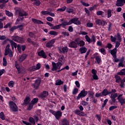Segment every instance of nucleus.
<instances>
[{
	"instance_id": "nucleus-38",
	"label": "nucleus",
	"mask_w": 125,
	"mask_h": 125,
	"mask_svg": "<svg viewBox=\"0 0 125 125\" xmlns=\"http://www.w3.org/2000/svg\"><path fill=\"white\" fill-rule=\"evenodd\" d=\"M104 12L102 11H98L97 12V15L98 16H102V17H105V16H104Z\"/></svg>"
},
{
	"instance_id": "nucleus-14",
	"label": "nucleus",
	"mask_w": 125,
	"mask_h": 125,
	"mask_svg": "<svg viewBox=\"0 0 125 125\" xmlns=\"http://www.w3.org/2000/svg\"><path fill=\"white\" fill-rule=\"evenodd\" d=\"M69 46L71 48H77L78 47V42L76 41H73L69 44Z\"/></svg>"
},
{
	"instance_id": "nucleus-2",
	"label": "nucleus",
	"mask_w": 125,
	"mask_h": 125,
	"mask_svg": "<svg viewBox=\"0 0 125 125\" xmlns=\"http://www.w3.org/2000/svg\"><path fill=\"white\" fill-rule=\"evenodd\" d=\"M52 67L51 70L52 71H57V70H60L62 63L60 62L55 63V62H52Z\"/></svg>"
},
{
	"instance_id": "nucleus-35",
	"label": "nucleus",
	"mask_w": 125,
	"mask_h": 125,
	"mask_svg": "<svg viewBox=\"0 0 125 125\" xmlns=\"http://www.w3.org/2000/svg\"><path fill=\"white\" fill-rule=\"evenodd\" d=\"M67 7L66 6H64L63 7L61 8H59L57 10V11H59L60 12H63V11H65Z\"/></svg>"
},
{
	"instance_id": "nucleus-31",
	"label": "nucleus",
	"mask_w": 125,
	"mask_h": 125,
	"mask_svg": "<svg viewBox=\"0 0 125 125\" xmlns=\"http://www.w3.org/2000/svg\"><path fill=\"white\" fill-rule=\"evenodd\" d=\"M5 12L6 15L8 16V17H13V14L12 13L9 12V11H7L6 10L5 11Z\"/></svg>"
},
{
	"instance_id": "nucleus-49",
	"label": "nucleus",
	"mask_w": 125,
	"mask_h": 125,
	"mask_svg": "<svg viewBox=\"0 0 125 125\" xmlns=\"http://www.w3.org/2000/svg\"><path fill=\"white\" fill-rule=\"evenodd\" d=\"M116 39L119 41L118 42H122V37H121V35L118 33L116 36Z\"/></svg>"
},
{
	"instance_id": "nucleus-28",
	"label": "nucleus",
	"mask_w": 125,
	"mask_h": 125,
	"mask_svg": "<svg viewBox=\"0 0 125 125\" xmlns=\"http://www.w3.org/2000/svg\"><path fill=\"white\" fill-rule=\"evenodd\" d=\"M86 50L87 49L85 47H82L79 49V51L82 54H83V53H85V52H86Z\"/></svg>"
},
{
	"instance_id": "nucleus-13",
	"label": "nucleus",
	"mask_w": 125,
	"mask_h": 125,
	"mask_svg": "<svg viewBox=\"0 0 125 125\" xmlns=\"http://www.w3.org/2000/svg\"><path fill=\"white\" fill-rule=\"evenodd\" d=\"M55 41H56V40L53 39L50 41L49 42H48L46 44V47L49 48V47H51V46H53V44H54V43L55 42Z\"/></svg>"
},
{
	"instance_id": "nucleus-12",
	"label": "nucleus",
	"mask_w": 125,
	"mask_h": 125,
	"mask_svg": "<svg viewBox=\"0 0 125 125\" xmlns=\"http://www.w3.org/2000/svg\"><path fill=\"white\" fill-rule=\"evenodd\" d=\"M48 96V92L44 91L42 93H41L39 95L40 98H41V99H43V98H45L46 97H47Z\"/></svg>"
},
{
	"instance_id": "nucleus-9",
	"label": "nucleus",
	"mask_w": 125,
	"mask_h": 125,
	"mask_svg": "<svg viewBox=\"0 0 125 125\" xmlns=\"http://www.w3.org/2000/svg\"><path fill=\"white\" fill-rule=\"evenodd\" d=\"M96 25H98L99 26H105V25H107V22L104 20H96Z\"/></svg>"
},
{
	"instance_id": "nucleus-51",
	"label": "nucleus",
	"mask_w": 125,
	"mask_h": 125,
	"mask_svg": "<svg viewBox=\"0 0 125 125\" xmlns=\"http://www.w3.org/2000/svg\"><path fill=\"white\" fill-rule=\"evenodd\" d=\"M62 35H63V36H66V37H69L70 36V34L67 31L62 32Z\"/></svg>"
},
{
	"instance_id": "nucleus-18",
	"label": "nucleus",
	"mask_w": 125,
	"mask_h": 125,
	"mask_svg": "<svg viewBox=\"0 0 125 125\" xmlns=\"http://www.w3.org/2000/svg\"><path fill=\"white\" fill-rule=\"evenodd\" d=\"M38 54L39 56H41L43 58H46V55L44 53V51H43V50H41L40 52H38Z\"/></svg>"
},
{
	"instance_id": "nucleus-19",
	"label": "nucleus",
	"mask_w": 125,
	"mask_h": 125,
	"mask_svg": "<svg viewBox=\"0 0 125 125\" xmlns=\"http://www.w3.org/2000/svg\"><path fill=\"white\" fill-rule=\"evenodd\" d=\"M9 47H10V45L8 44L6 45V48L5 49L4 55H8V52L11 51V49H10Z\"/></svg>"
},
{
	"instance_id": "nucleus-52",
	"label": "nucleus",
	"mask_w": 125,
	"mask_h": 125,
	"mask_svg": "<svg viewBox=\"0 0 125 125\" xmlns=\"http://www.w3.org/2000/svg\"><path fill=\"white\" fill-rule=\"evenodd\" d=\"M85 39L87 42H91V39H90V38H89L88 35H86L85 36Z\"/></svg>"
},
{
	"instance_id": "nucleus-20",
	"label": "nucleus",
	"mask_w": 125,
	"mask_h": 125,
	"mask_svg": "<svg viewBox=\"0 0 125 125\" xmlns=\"http://www.w3.org/2000/svg\"><path fill=\"white\" fill-rule=\"evenodd\" d=\"M75 42H77V45H79V46H80L81 47H82V46H84L85 44V42H84V41L83 40H81L80 41L78 42L77 40H76Z\"/></svg>"
},
{
	"instance_id": "nucleus-15",
	"label": "nucleus",
	"mask_w": 125,
	"mask_h": 125,
	"mask_svg": "<svg viewBox=\"0 0 125 125\" xmlns=\"http://www.w3.org/2000/svg\"><path fill=\"white\" fill-rule=\"evenodd\" d=\"M118 50L116 48H114L113 49L111 50L110 51V54L113 56V58H116L117 57V52Z\"/></svg>"
},
{
	"instance_id": "nucleus-32",
	"label": "nucleus",
	"mask_w": 125,
	"mask_h": 125,
	"mask_svg": "<svg viewBox=\"0 0 125 125\" xmlns=\"http://www.w3.org/2000/svg\"><path fill=\"white\" fill-rule=\"evenodd\" d=\"M28 35L30 37V38H36V32H29L28 33Z\"/></svg>"
},
{
	"instance_id": "nucleus-64",
	"label": "nucleus",
	"mask_w": 125,
	"mask_h": 125,
	"mask_svg": "<svg viewBox=\"0 0 125 125\" xmlns=\"http://www.w3.org/2000/svg\"><path fill=\"white\" fill-rule=\"evenodd\" d=\"M34 106V104H30L29 105V106L28 107V110L29 111H30V110L32 109H33V107Z\"/></svg>"
},
{
	"instance_id": "nucleus-59",
	"label": "nucleus",
	"mask_w": 125,
	"mask_h": 125,
	"mask_svg": "<svg viewBox=\"0 0 125 125\" xmlns=\"http://www.w3.org/2000/svg\"><path fill=\"white\" fill-rule=\"evenodd\" d=\"M49 11H42L41 13L42 15H48Z\"/></svg>"
},
{
	"instance_id": "nucleus-16",
	"label": "nucleus",
	"mask_w": 125,
	"mask_h": 125,
	"mask_svg": "<svg viewBox=\"0 0 125 125\" xmlns=\"http://www.w3.org/2000/svg\"><path fill=\"white\" fill-rule=\"evenodd\" d=\"M27 55L26 54H23L20 56V57L18 59L19 62H20L21 63V62H23V61H24V60H25V59L27 58Z\"/></svg>"
},
{
	"instance_id": "nucleus-27",
	"label": "nucleus",
	"mask_w": 125,
	"mask_h": 125,
	"mask_svg": "<svg viewBox=\"0 0 125 125\" xmlns=\"http://www.w3.org/2000/svg\"><path fill=\"white\" fill-rule=\"evenodd\" d=\"M62 26V24H60L57 25L53 26L52 28H51V29H52V30H59V29H60Z\"/></svg>"
},
{
	"instance_id": "nucleus-60",
	"label": "nucleus",
	"mask_w": 125,
	"mask_h": 125,
	"mask_svg": "<svg viewBox=\"0 0 125 125\" xmlns=\"http://www.w3.org/2000/svg\"><path fill=\"white\" fill-rule=\"evenodd\" d=\"M121 42H120V41H117L116 42V45H115V48H118V47H119V46H120V45H121Z\"/></svg>"
},
{
	"instance_id": "nucleus-26",
	"label": "nucleus",
	"mask_w": 125,
	"mask_h": 125,
	"mask_svg": "<svg viewBox=\"0 0 125 125\" xmlns=\"http://www.w3.org/2000/svg\"><path fill=\"white\" fill-rule=\"evenodd\" d=\"M64 83V82L62 81L61 79H59L56 81V85H61V84H63Z\"/></svg>"
},
{
	"instance_id": "nucleus-44",
	"label": "nucleus",
	"mask_w": 125,
	"mask_h": 125,
	"mask_svg": "<svg viewBox=\"0 0 125 125\" xmlns=\"http://www.w3.org/2000/svg\"><path fill=\"white\" fill-rule=\"evenodd\" d=\"M110 17H112V10L108 9L107 10V18H110Z\"/></svg>"
},
{
	"instance_id": "nucleus-3",
	"label": "nucleus",
	"mask_w": 125,
	"mask_h": 125,
	"mask_svg": "<svg viewBox=\"0 0 125 125\" xmlns=\"http://www.w3.org/2000/svg\"><path fill=\"white\" fill-rule=\"evenodd\" d=\"M9 105L11 111H12L13 112H17V111H18V107L17 106V105H16V104L14 103V102L10 101L9 102Z\"/></svg>"
},
{
	"instance_id": "nucleus-30",
	"label": "nucleus",
	"mask_w": 125,
	"mask_h": 125,
	"mask_svg": "<svg viewBox=\"0 0 125 125\" xmlns=\"http://www.w3.org/2000/svg\"><path fill=\"white\" fill-rule=\"evenodd\" d=\"M29 122L31 125H36V121L33 117H30L29 118Z\"/></svg>"
},
{
	"instance_id": "nucleus-37",
	"label": "nucleus",
	"mask_w": 125,
	"mask_h": 125,
	"mask_svg": "<svg viewBox=\"0 0 125 125\" xmlns=\"http://www.w3.org/2000/svg\"><path fill=\"white\" fill-rule=\"evenodd\" d=\"M49 34L51 35V36H57V35H58V32L55 31H50L49 32Z\"/></svg>"
},
{
	"instance_id": "nucleus-34",
	"label": "nucleus",
	"mask_w": 125,
	"mask_h": 125,
	"mask_svg": "<svg viewBox=\"0 0 125 125\" xmlns=\"http://www.w3.org/2000/svg\"><path fill=\"white\" fill-rule=\"evenodd\" d=\"M5 20V17H3L2 19H0V29L3 28V23L1 22Z\"/></svg>"
},
{
	"instance_id": "nucleus-55",
	"label": "nucleus",
	"mask_w": 125,
	"mask_h": 125,
	"mask_svg": "<svg viewBox=\"0 0 125 125\" xmlns=\"http://www.w3.org/2000/svg\"><path fill=\"white\" fill-rule=\"evenodd\" d=\"M100 52L103 54V55H106V51H105V49L102 48L100 50Z\"/></svg>"
},
{
	"instance_id": "nucleus-48",
	"label": "nucleus",
	"mask_w": 125,
	"mask_h": 125,
	"mask_svg": "<svg viewBox=\"0 0 125 125\" xmlns=\"http://www.w3.org/2000/svg\"><path fill=\"white\" fill-rule=\"evenodd\" d=\"M38 101H39V99L34 98L32 100L31 102L32 104L34 105V104H36V103H38Z\"/></svg>"
},
{
	"instance_id": "nucleus-53",
	"label": "nucleus",
	"mask_w": 125,
	"mask_h": 125,
	"mask_svg": "<svg viewBox=\"0 0 125 125\" xmlns=\"http://www.w3.org/2000/svg\"><path fill=\"white\" fill-rule=\"evenodd\" d=\"M4 29H7V28H11V23L9 22L7 23L4 26Z\"/></svg>"
},
{
	"instance_id": "nucleus-29",
	"label": "nucleus",
	"mask_w": 125,
	"mask_h": 125,
	"mask_svg": "<svg viewBox=\"0 0 125 125\" xmlns=\"http://www.w3.org/2000/svg\"><path fill=\"white\" fill-rule=\"evenodd\" d=\"M119 76H125V68L122 69L120 72L117 73Z\"/></svg>"
},
{
	"instance_id": "nucleus-4",
	"label": "nucleus",
	"mask_w": 125,
	"mask_h": 125,
	"mask_svg": "<svg viewBox=\"0 0 125 125\" xmlns=\"http://www.w3.org/2000/svg\"><path fill=\"white\" fill-rule=\"evenodd\" d=\"M12 40L16 42H20V43H23L24 42V39L21 37H19L18 36L14 35L11 37Z\"/></svg>"
},
{
	"instance_id": "nucleus-42",
	"label": "nucleus",
	"mask_w": 125,
	"mask_h": 125,
	"mask_svg": "<svg viewBox=\"0 0 125 125\" xmlns=\"http://www.w3.org/2000/svg\"><path fill=\"white\" fill-rule=\"evenodd\" d=\"M33 1L34 4H35V5H36V6H40V5H41V1L40 0H37Z\"/></svg>"
},
{
	"instance_id": "nucleus-25",
	"label": "nucleus",
	"mask_w": 125,
	"mask_h": 125,
	"mask_svg": "<svg viewBox=\"0 0 125 125\" xmlns=\"http://www.w3.org/2000/svg\"><path fill=\"white\" fill-rule=\"evenodd\" d=\"M61 125H69V121L67 120V119L64 118L62 120V124Z\"/></svg>"
},
{
	"instance_id": "nucleus-62",
	"label": "nucleus",
	"mask_w": 125,
	"mask_h": 125,
	"mask_svg": "<svg viewBox=\"0 0 125 125\" xmlns=\"http://www.w3.org/2000/svg\"><path fill=\"white\" fill-rule=\"evenodd\" d=\"M91 40L92 42H93V43H95L96 40L95 39V36L94 35H92Z\"/></svg>"
},
{
	"instance_id": "nucleus-33",
	"label": "nucleus",
	"mask_w": 125,
	"mask_h": 125,
	"mask_svg": "<svg viewBox=\"0 0 125 125\" xmlns=\"http://www.w3.org/2000/svg\"><path fill=\"white\" fill-rule=\"evenodd\" d=\"M9 42H10L12 47H15V48H17V46H18L17 43H16L12 41V40H10Z\"/></svg>"
},
{
	"instance_id": "nucleus-40",
	"label": "nucleus",
	"mask_w": 125,
	"mask_h": 125,
	"mask_svg": "<svg viewBox=\"0 0 125 125\" xmlns=\"http://www.w3.org/2000/svg\"><path fill=\"white\" fill-rule=\"evenodd\" d=\"M2 65L4 67H6V66H7V61H6V59H5V58H3Z\"/></svg>"
},
{
	"instance_id": "nucleus-22",
	"label": "nucleus",
	"mask_w": 125,
	"mask_h": 125,
	"mask_svg": "<svg viewBox=\"0 0 125 125\" xmlns=\"http://www.w3.org/2000/svg\"><path fill=\"white\" fill-rule=\"evenodd\" d=\"M116 5V6H123L124 3L123 0H117Z\"/></svg>"
},
{
	"instance_id": "nucleus-7",
	"label": "nucleus",
	"mask_w": 125,
	"mask_h": 125,
	"mask_svg": "<svg viewBox=\"0 0 125 125\" xmlns=\"http://www.w3.org/2000/svg\"><path fill=\"white\" fill-rule=\"evenodd\" d=\"M70 25L72 24H75V25H81V22L79 21V18H74L70 20Z\"/></svg>"
},
{
	"instance_id": "nucleus-17",
	"label": "nucleus",
	"mask_w": 125,
	"mask_h": 125,
	"mask_svg": "<svg viewBox=\"0 0 125 125\" xmlns=\"http://www.w3.org/2000/svg\"><path fill=\"white\" fill-rule=\"evenodd\" d=\"M30 101H31V99L30 98V97H26L24 100V102L22 104V105H28V104L30 103Z\"/></svg>"
},
{
	"instance_id": "nucleus-24",
	"label": "nucleus",
	"mask_w": 125,
	"mask_h": 125,
	"mask_svg": "<svg viewBox=\"0 0 125 125\" xmlns=\"http://www.w3.org/2000/svg\"><path fill=\"white\" fill-rule=\"evenodd\" d=\"M115 79L116 80V83H121V81H123L122 80V78H121V77L118 75V74L115 76Z\"/></svg>"
},
{
	"instance_id": "nucleus-23",
	"label": "nucleus",
	"mask_w": 125,
	"mask_h": 125,
	"mask_svg": "<svg viewBox=\"0 0 125 125\" xmlns=\"http://www.w3.org/2000/svg\"><path fill=\"white\" fill-rule=\"evenodd\" d=\"M32 21L33 23H35V24H43V22L35 19H32Z\"/></svg>"
},
{
	"instance_id": "nucleus-10",
	"label": "nucleus",
	"mask_w": 125,
	"mask_h": 125,
	"mask_svg": "<svg viewBox=\"0 0 125 125\" xmlns=\"http://www.w3.org/2000/svg\"><path fill=\"white\" fill-rule=\"evenodd\" d=\"M59 51L60 53H67L68 52V47L64 46L63 47H59Z\"/></svg>"
},
{
	"instance_id": "nucleus-61",
	"label": "nucleus",
	"mask_w": 125,
	"mask_h": 125,
	"mask_svg": "<svg viewBox=\"0 0 125 125\" xmlns=\"http://www.w3.org/2000/svg\"><path fill=\"white\" fill-rule=\"evenodd\" d=\"M79 91V89L77 88H75L74 89H73V94H77V93H78Z\"/></svg>"
},
{
	"instance_id": "nucleus-54",
	"label": "nucleus",
	"mask_w": 125,
	"mask_h": 125,
	"mask_svg": "<svg viewBox=\"0 0 125 125\" xmlns=\"http://www.w3.org/2000/svg\"><path fill=\"white\" fill-rule=\"evenodd\" d=\"M120 83H121L120 84V87L121 88H124V87H125V82H124V80H122Z\"/></svg>"
},
{
	"instance_id": "nucleus-8",
	"label": "nucleus",
	"mask_w": 125,
	"mask_h": 125,
	"mask_svg": "<svg viewBox=\"0 0 125 125\" xmlns=\"http://www.w3.org/2000/svg\"><path fill=\"white\" fill-rule=\"evenodd\" d=\"M117 99L118 100V102L120 103L121 105H124V104H125V98L123 97V94L119 95L117 97Z\"/></svg>"
},
{
	"instance_id": "nucleus-21",
	"label": "nucleus",
	"mask_w": 125,
	"mask_h": 125,
	"mask_svg": "<svg viewBox=\"0 0 125 125\" xmlns=\"http://www.w3.org/2000/svg\"><path fill=\"white\" fill-rule=\"evenodd\" d=\"M61 25H62V27L64 28V27H66V26H69V25H71V23L70 21L68 22L67 21H64L61 23Z\"/></svg>"
},
{
	"instance_id": "nucleus-63",
	"label": "nucleus",
	"mask_w": 125,
	"mask_h": 125,
	"mask_svg": "<svg viewBox=\"0 0 125 125\" xmlns=\"http://www.w3.org/2000/svg\"><path fill=\"white\" fill-rule=\"evenodd\" d=\"M16 29H17V26H14L9 29V31H10L11 32H14V31Z\"/></svg>"
},
{
	"instance_id": "nucleus-47",
	"label": "nucleus",
	"mask_w": 125,
	"mask_h": 125,
	"mask_svg": "<svg viewBox=\"0 0 125 125\" xmlns=\"http://www.w3.org/2000/svg\"><path fill=\"white\" fill-rule=\"evenodd\" d=\"M14 84H15L14 82L10 81L8 83V86H9V87H13V86H14Z\"/></svg>"
},
{
	"instance_id": "nucleus-11",
	"label": "nucleus",
	"mask_w": 125,
	"mask_h": 125,
	"mask_svg": "<svg viewBox=\"0 0 125 125\" xmlns=\"http://www.w3.org/2000/svg\"><path fill=\"white\" fill-rule=\"evenodd\" d=\"M54 116L55 117L56 120H60V118L62 117V112L61 111H56Z\"/></svg>"
},
{
	"instance_id": "nucleus-46",
	"label": "nucleus",
	"mask_w": 125,
	"mask_h": 125,
	"mask_svg": "<svg viewBox=\"0 0 125 125\" xmlns=\"http://www.w3.org/2000/svg\"><path fill=\"white\" fill-rule=\"evenodd\" d=\"M107 91H108V90H107V89H104L102 91V95L104 96H107Z\"/></svg>"
},
{
	"instance_id": "nucleus-58",
	"label": "nucleus",
	"mask_w": 125,
	"mask_h": 125,
	"mask_svg": "<svg viewBox=\"0 0 125 125\" xmlns=\"http://www.w3.org/2000/svg\"><path fill=\"white\" fill-rule=\"evenodd\" d=\"M117 108V106L116 105H112L111 106H110L109 108V111H113L114 109H116Z\"/></svg>"
},
{
	"instance_id": "nucleus-39",
	"label": "nucleus",
	"mask_w": 125,
	"mask_h": 125,
	"mask_svg": "<svg viewBox=\"0 0 125 125\" xmlns=\"http://www.w3.org/2000/svg\"><path fill=\"white\" fill-rule=\"evenodd\" d=\"M95 59L98 64H100V63H101V58H100V56H96Z\"/></svg>"
},
{
	"instance_id": "nucleus-5",
	"label": "nucleus",
	"mask_w": 125,
	"mask_h": 125,
	"mask_svg": "<svg viewBox=\"0 0 125 125\" xmlns=\"http://www.w3.org/2000/svg\"><path fill=\"white\" fill-rule=\"evenodd\" d=\"M42 83V80L37 79L35 81V83L32 84V86L35 89H39L40 85Z\"/></svg>"
},
{
	"instance_id": "nucleus-50",
	"label": "nucleus",
	"mask_w": 125,
	"mask_h": 125,
	"mask_svg": "<svg viewBox=\"0 0 125 125\" xmlns=\"http://www.w3.org/2000/svg\"><path fill=\"white\" fill-rule=\"evenodd\" d=\"M15 67L18 70V73L20 74L21 73V71H20V66H19V65L16 63Z\"/></svg>"
},
{
	"instance_id": "nucleus-6",
	"label": "nucleus",
	"mask_w": 125,
	"mask_h": 125,
	"mask_svg": "<svg viewBox=\"0 0 125 125\" xmlns=\"http://www.w3.org/2000/svg\"><path fill=\"white\" fill-rule=\"evenodd\" d=\"M86 95H87V91H85V90L83 89L79 94L77 96V100H79V99H81V97H85Z\"/></svg>"
},
{
	"instance_id": "nucleus-45",
	"label": "nucleus",
	"mask_w": 125,
	"mask_h": 125,
	"mask_svg": "<svg viewBox=\"0 0 125 125\" xmlns=\"http://www.w3.org/2000/svg\"><path fill=\"white\" fill-rule=\"evenodd\" d=\"M29 71L30 72H35V71H37V69L35 66H31L29 67Z\"/></svg>"
},
{
	"instance_id": "nucleus-36",
	"label": "nucleus",
	"mask_w": 125,
	"mask_h": 125,
	"mask_svg": "<svg viewBox=\"0 0 125 125\" xmlns=\"http://www.w3.org/2000/svg\"><path fill=\"white\" fill-rule=\"evenodd\" d=\"M0 119H1L2 121H4L5 120V115L3 112H1L0 113Z\"/></svg>"
},
{
	"instance_id": "nucleus-57",
	"label": "nucleus",
	"mask_w": 125,
	"mask_h": 125,
	"mask_svg": "<svg viewBox=\"0 0 125 125\" xmlns=\"http://www.w3.org/2000/svg\"><path fill=\"white\" fill-rule=\"evenodd\" d=\"M110 40L112 42H116V41H117V38L113 37V36H111Z\"/></svg>"
},
{
	"instance_id": "nucleus-56",
	"label": "nucleus",
	"mask_w": 125,
	"mask_h": 125,
	"mask_svg": "<svg viewBox=\"0 0 125 125\" xmlns=\"http://www.w3.org/2000/svg\"><path fill=\"white\" fill-rule=\"evenodd\" d=\"M87 27H88V28H91L93 27V23L92 22H87L86 23Z\"/></svg>"
},
{
	"instance_id": "nucleus-1",
	"label": "nucleus",
	"mask_w": 125,
	"mask_h": 125,
	"mask_svg": "<svg viewBox=\"0 0 125 125\" xmlns=\"http://www.w3.org/2000/svg\"><path fill=\"white\" fill-rule=\"evenodd\" d=\"M17 11L19 13V17L17 20L18 21H23L24 20V16L28 15V13L22 9L18 10Z\"/></svg>"
},
{
	"instance_id": "nucleus-43",
	"label": "nucleus",
	"mask_w": 125,
	"mask_h": 125,
	"mask_svg": "<svg viewBox=\"0 0 125 125\" xmlns=\"http://www.w3.org/2000/svg\"><path fill=\"white\" fill-rule=\"evenodd\" d=\"M118 93H112L110 95V98H113V99H116L117 97H118Z\"/></svg>"
},
{
	"instance_id": "nucleus-41",
	"label": "nucleus",
	"mask_w": 125,
	"mask_h": 125,
	"mask_svg": "<svg viewBox=\"0 0 125 125\" xmlns=\"http://www.w3.org/2000/svg\"><path fill=\"white\" fill-rule=\"evenodd\" d=\"M88 95H89L88 96L89 98L91 99V98H93V96H94V92L92 91L88 92Z\"/></svg>"
}]
</instances>
